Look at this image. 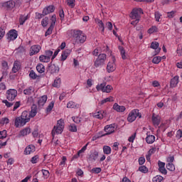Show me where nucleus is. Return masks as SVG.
I'll return each instance as SVG.
<instances>
[{
    "instance_id": "f257e3e1",
    "label": "nucleus",
    "mask_w": 182,
    "mask_h": 182,
    "mask_svg": "<svg viewBox=\"0 0 182 182\" xmlns=\"http://www.w3.org/2000/svg\"><path fill=\"white\" fill-rule=\"evenodd\" d=\"M68 33L72 35L74 45H79L80 43H85V42H86V34H85V33H83L81 30H70L68 31Z\"/></svg>"
},
{
    "instance_id": "f03ea898",
    "label": "nucleus",
    "mask_w": 182,
    "mask_h": 182,
    "mask_svg": "<svg viewBox=\"0 0 182 182\" xmlns=\"http://www.w3.org/2000/svg\"><path fill=\"white\" fill-rule=\"evenodd\" d=\"M29 112L23 111L20 117H16L14 120L15 127H23L26 123H29Z\"/></svg>"
},
{
    "instance_id": "7ed1b4c3",
    "label": "nucleus",
    "mask_w": 182,
    "mask_h": 182,
    "mask_svg": "<svg viewBox=\"0 0 182 182\" xmlns=\"http://www.w3.org/2000/svg\"><path fill=\"white\" fill-rule=\"evenodd\" d=\"M143 14V10L141 9H134L130 15L129 18L132 20L131 25H133L134 26H136L139 22H140V15Z\"/></svg>"
},
{
    "instance_id": "20e7f679",
    "label": "nucleus",
    "mask_w": 182,
    "mask_h": 182,
    "mask_svg": "<svg viewBox=\"0 0 182 182\" xmlns=\"http://www.w3.org/2000/svg\"><path fill=\"white\" fill-rule=\"evenodd\" d=\"M65 129V121L63 119H59L57 122L56 126H55L51 132L53 139H55L56 134H62L63 129Z\"/></svg>"
},
{
    "instance_id": "39448f33",
    "label": "nucleus",
    "mask_w": 182,
    "mask_h": 182,
    "mask_svg": "<svg viewBox=\"0 0 182 182\" xmlns=\"http://www.w3.org/2000/svg\"><path fill=\"white\" fill-rule=\"evenodd\" d=\"M106 60H107V55L105 53L100 54L95 60H94L95 68H102V66H105Z\"/></svg>"
},
{
    "instance_id": "423d86ee",
    "label": "nucleus",
    "mask_w": 182,
    "mask_h": 182,
    "mask_svg": "<svg viewBox=\"0 0 182 182\" xmlns=\"http://www.w3.org/2000/svg\"><path fill=\"white\" fill-rule=\"evenodd\" d=\"M137 117L141 119V113H140L137 109H132L128 114L127 122H129V123H133Z\"/></svg>"
},
{
    "instance_id": "0eeeda50",
    "label": "nucleus",
    "mask_w": 182,
    "mask_h": 182,
    "mask_svg": "<svg viewBox=\"0 0 182 182\" xmlns=\"http://www.w3.org/2000/svg\"><path fill=\"white\" fill-rule=\"evenodd\" d=\"M97 92H102L103 93H110L113 90V87L110 85H106V82L98 84L96 86Z\"/></svg>"
},
{
    "instance_id": "6e6552de",
    "label": "nucleus",
    "mask_w": 182,
    "mask_h": 182,
    "mask_svg": "<svg viewBox=\"0 0 182 182\" xmlns=\"http://www.w3.org/2000/svg\"><path fill=\"white\" fill-rule=\"evenodd\" d=\"M18 96V91L15 89H9L6 92V99L11 102L15 100V98Z\"/></svg>"
},
{
    "instance_id": "1a4fd4ad",
    "label": "nucleus",
    "mask_w": 182,
    "mask_h": 182,
    "mask_svg": "<svg viewBox=\"0 0 182 182\" xmlns=\"http://www.w3.org/2000/svg\"><path fill=\"white\" fill-rule=\"evenodd\" d=\"M106 69L108 73H112L116 70V58L114 56L112 57V61L107 63Z\"/></svg>"
},
{
    "instance_id": "9d476101",
    "label": "nucleus",
    "mask_w": 182,
    "mask_h": 182,
    "mask_svg": "<svg viewBox=\"0 0 182 182\" xmlns=\"http://www.w3.org/2000/svg\"><path fill=\"white\" fill-rule=\"evenodd\" d=\"M41 49H42V46H41L40 45H33L30 48L29 55L31 56L38 55V53L41 52Z\"/></svg>"
},
{
    "instance_id": "9b49d317",
    "label": "nucleus",
    "mask_w": 182,
    "mask_h": 182,
    "mask_svg": "<svg viewBox=\"0 0 182 182\" xmlns=\"http://www.w3.org/2000/svg\"><path fill=\"white\" fill-rule=\"evenodd\" d=\"M18 38V32L16 30H11L7 34L8 41H15Z\"/></svg>"
},
{
    "instance_id": "f8f14e48",
    "label": "nucleus",
    "mask_w": 182,
    "mask_h": 182,
    "mask_svg": "<svg viewBox=\"0 0 182 182\" xmlns=\"http://www.w3.org/2000/svg\"><path fill=\"white\" fill-rule=\"evenodd\" d=\"M114 130H116V124H114L107 125L105 127L106 134H112V133H114Z\"/></svg>"
},
{
    "instance_id": "ddd939ff",
    "label": "nucleus",
    "mask_w": 182,
    "mask_h": 182,
    "mask_svg": "<svg viewBox=\"0 0 182 182\" xmlns=\"http://www.w3.org/2000/svg\"><path fill=\"white\" fill-rule=\"evenodd\" d=\"M36 150V147L34 145H28L25 148L24 154H26V156H28V154H32V153H35Z\"/></svg>"
},
{
    "instance_id": "4468645a",
    "label": "nucleus",
    "mask_w": 182,
    "mask_h": 182,
    "mask_svg": "<svg viewBox=\"0 0 182 182\" xmlns=\"http://www.w3.org/2000/svg\"><path fill=\"white\" fill-rule=\"evenodd\" d=\"M158 167H159V171H160L161 174H164V175L167 174V170L166 169V163L159 161Z\"/></svg>"
},
{
    "instance_id": "2eb2a0df",
    "label": "nucleus",
    "mask_w": 182,
    "mask_h": 182,
    "mask_svg": "<svg viewBox=\"0 0 182 182\" xmlns=\"http://www.w3.org/2000/svg\"><path fill=\"white\" fill-rule=\"evenodd\" d=\"M112 109L115 110V112H117L118 113H123V112H126V107L122 105H119L117 103H114Z\"/></svg>"
},
{
    "instance_id": "dca6fc26",
    "label": "nucleus",
    "mask_w": 182,
    "mask_h": 182,
    "mask_svg": "<svg viewBox=\"0 0 182 182\" xmlns=\"http://www.w3.org/2000/svg\"><path fill=\"white\" fill-rule=\"evenodd\" d=\"M53 12H55V6L50 5L43 9V15H49Z\"/></svg>"
},
{
    "instance_id": "f3484780",
    "label": "nucleus",
    "mask_w": 182,
    "mask_h": 182,
    "mask_svg": "<svg viewBox=\"0 0 182 182\" xmlns=\"http://www.w3.org/2000/svg\"><path fill=\"white\" fill-rule=\"evenodd\" d=\"M48 101V96L47 95H43L40 97L38 100V105L39 107H43L45 106V103Z\"/></svg>"
},
{
    "instance_id": "a211bd4d",
    "label": "nucleus",
    "mask_w": 182,
    "mask_h": 182,
    "mask_svg": "<svg viewBox=\"0 0 182 182\" xmlns=\"http://www.w3.org/2000/svg\"><path fill=\"white\" fill-rule=\"evenodd\" d=\"M161 122V117L159 115L153 114L152 115V123L154 126H159Z\"/></svg>"
},
{
    "instance_id": "6ab92c4d",
    "label": "nucleus",
    "mask_w": 182,
    "mask_h": 182,
    "mask_svg": "<svg viewBox=\"0 0 182 182\" xmlns=\"http://www.w3.org/2000/svg\"><path fill=\"white\" fill-rule=\"evenodd\" d=\"M93 117H95V119H100L102 120L105 116H106V112L105 111H98L97 112H95L92 114Z\"/></svg>"
},
{
    "instance_id": "aec40b11",
    "label": "nucleus",
    "mask_w": 182,
    "mask_h": 182,
    "mask_svg": "<svg viewBox=\"0 0 182 182\" xmlns=\"http://www.w3.org/2000/svg\"><path fill=\"white\" fill-rule=\"evenodd\" d=\"M3 6L5 8H7L9 11H12L15 8V2L12 0H10L6 3H4Z\"/></svg>"
},
{
    "instance_id": "412c9836",
    "label": "nucleus",
    "mask_w": 182,
    "mask_h": 182,
    "mask_svg": "<svg viewBox=\"0 0 182 182\" xmlns=\"http://www.w3.org/2000/svg\"><path fill=\"white\" fill-rule=\"evenodd\" d=\"M146 141L148 144H153L154 141H156V136L151 135L149 132L146 133Z\"/></svg>"
},
{
    "instance_id": "4be33fe9",
    "label": "nucleus",
    "mask_w": 182,
    "mask_h": 182,
    "mask_svg": "<svg viewBox=\"0 0 182 182\" xmlns=\"http://www.w3.org/2000/svg\"><path fill=\"white\" fill-rule=\"evenodd\" d=\"M159 46H160V44L157 41H154L151 43V49H154L156 54L160 53V51L161 50V48H159Z\"/></svg>"
},
{
    "instance_id": "5701e85b",
    "label": "nucleus",
    "mask_w": 182,
    "mask_h": 182,
    "mask_svg": "<svg viewBox=\"0 0 182 182\" xmlns=\"http://www.w3.org/2000/svg\"><path fill=\"white\" fill-rule=\"evenodd\" d=\"M19 69H21V62L16 60L14 63V66L12 68L13 73H16L19 72Z\"/></svg>"
},
{
    "instance_id": "b1692460",
    "label": "nucleus",
    "mask_w": 182,
    "mask_h": 182,
    "mask_svg": "<svg viewBox=\"0 0 182 182\" xmlns=\"http://www.w3.org/2000/svg\"><path fill=\"white\" fill-rule=\"evenodd\" d=\"M29 134H31V128L26 127L20 131L19 136L24 137V136H28Z\"/></svg>"
},
{
    "instance_id": "393cba45",
    "label": "nucleus",
    "mask_w": 182,
    "mask_h": 182,
    "mask_svg": "<svg viewBox=\"0 0 182 182\" xmlns=\"http://www.w3.org/2000/svg\"><path fill=\"white\" fill-rule=\"evenodd\" d=\"M72 50L70 49H67L64 51H63L62 54H61V60L65 61L66 60V59H68V56H69V55H70Z\"/></svg>"
},
{
    "instance_id": "a878e982",
    "label": "nucleus",
    "mask_w": 182,
    "mask_h": 182,
    "mask_svg": "<svg viewBox=\"0 0 182 182\" xmlns=\"http://www.w3.org/2000/svg\"><path fill=\"white\" fill-rule=\"evenodd\" d=\"M29 18H31L30 14H27L26 16H23V15L20 16V18H19L20 25H23L25 22H26V21L29 19Z\"/></svg>"
},
{
    "instance_id": "bb28decb",
    "label": "nucleus",
    "mask_w": 182,
    "mask_h": 182,
    "mask_svg": "<svg viewBox=\"0 0 182 182\" xmlns=\"http://www.w3.org/2000/svg\"><path fill=\"white\" fill-rule=\"evenodd\" d=\"M178 79H179L178 75H176L171 80L170 85L171 87H176V86L178 85Z\"/></svg>"
},
{
    "instance_id": "cd10ccee",
    "label": "nucleus",
    "mask_w": 182,
    "mask_h": 182,
    "mask_svg": "<svg viewBox=\"0 0 182 182\" xmlns=\"http://www.w3.org/2000/svg\"><path fill=\"white\" fill-rule=\"evenodd\" d=\"M48 70L52 74L58 73L59 72V67H58V66L55 65L54 64H53V65H50L49 66Z\"/></svg>"
},
{
    "instance_id": "c85d7f7f",
    "label": "nucleus",
    "mask_w": 182,
    "mask_h": 182,
    "mask_svg": "<svg viewBox=\"0 0 182 182\" xmlns=\"http://www.w3.org/2000/svg\"><path fill=\"white\" fill-rule=\"evenodd\" d=\"M114 100L113 98V97H107L104 100H102L100 102H99V105L100 106H103V105H106V103L110 102H114Z\"/></svg>"
},
{
    "instance_id": "c756f323",
    "label": "nucleus",
    "mask_w": 182,
    "mask_h": 182,
    "mask_svg": "<svg viewBox=\"0 0 182 182\" xmlns=\"http://www.w3.org/2000/svg\"><path fill=\"white\" fill-rule=\"evenodd\" d=\"M96 23L98 25L100 29H101L102 33H105V23H103V21L100 19H96L95 20Z\"/></svg>"
},
{
    "instance_id": "7c9ffc66",
    "label": "nucleus",
    "mask_w": 182,
    "mask_h": 182,
    "mask_svg": "<svg viewBox=\"0 0 182 182\" xmlns=\"http://www.w3.org/2000/svg\"><path fill=\"white\" fill-rule=\"evenodd\" d=\"M39 60L40 62H42L43 63H48L50 62V59L49 57H47L46 55H41L39 56Z\"/></svg>"
},
{
    "instance_id": "2f4dec72",
    "label": "nucleus",
    "mask_w": 182,
    "mask_h": 182,
    "mask_svg": "<svg viewBox=\"0 0 182 182\" xmlns=\"http://www.w3.org/2000/svg\"><path fill=\"white\" fill-rule=\"evenodd\" d=\"M36 70L38 73H43L45 72V65L42 63H39L36 66Z\"/></svg>"
},
{
    "instance_id": "473e14b6",
    "label": "nucleus",
    "mask_w": 182,
    "mask_h": 182,
    "mask_svg": "<svg viewBox=\"0 0 182 182\" xmlns=\"http://www.w3.org/2000/svg\"><path fill=\"white\" fill-rule=\"evenodd\" d=\"M67 107L68 109H76L78 107V105L76 103L73 102V101H70L67 104Z\"/></svg>"
},
{
    "instance_id": "72a5a7b5",
    "label": "nucleus",
    "mask_w": 182,
    "mask_h": 182,
    "mask_svg": "<svg viewBox=\"0 0 182 182\" xmlns=\"http://www.w3.org/2000/svg\"><path fill=\"white\" fill-rule=\"evenodd\" d=\"M33 93V87H29L23 90V94L27 95L28 96H31V95Z\"/></svg>"
},
{
    "instance_id": "f704fd0d",
    "label": "nucleus",
    "mask_w": 182,
    "mask_h": 182,
    "mask_svg": "<svg viewBox=\"0 0 182 182\" xmlns=\"http://www.w3.org/2000/svg\"><path fill=\"white\" fill-rule=\"evenodd\" d=\"M103 153L104 154L109 155L112 153V148L109 146H103Z\"/></svg>"
},
{
    "instance_id": "c9c22d12",
    "label": "nucleus",
    "mask_w": 182,
    "mask_h": 182,
    "mask_svg": "<svg viewBox=\"0 0 182 182\" xmlns=\"http://www.w3.org/2000/svg\"><path fill=\"white\" fill-rule=\"evenodd\" d=\"M61 83H62V80H60V78H56L54 80L53 86V87H60V84Z\"/></svg>"
},
{
    "instance_id": "e433bc0d",
    "label": "nucleus",
    "mask_w": 182,
    "mask_h": 182,
    "mask_svg": "<svg viewBox=\"0 0 182 182\" xmlns=\"http://www.w3.org/2000/svg\"><path fill=\"white\" fill-rule=\"evenodd\" d=\"M41 25L43 28H46L49 25V18L45 17L41 21Z\"/></svg>"
},
{
    "instance_id": "4c0bfd02",
    "label": "nucleus",
    "mask_w": 182,
    "mask_h": 182,
    "mask_svg": "<svg viewBox=\"0 0 182 182\" xmlns=\"http://www.w3.org/2000/svg\"><path fill=\"white\" fill-rule=\"evenodd\" d=\"M118 49L121 53L122 59H126V51L124 50V48H123V46H119Z\"/></svg>"
},
{
    "instance_id": "58836bf2",
    "label": "nucleus",
    "mask_w": 182,
    "mask_h": 182,
    "mask_svg": "<svg viewBox=\"0 0 182 182\" xmlns=\"http://www.w3.org/2000/svg\"><path fill=\"white\" fill-rule=\"evenodd\" d=\"M161 62V57L160 56H155L152 59V63H154L155 65H159Z\"/></svg>"
},
{
    "instance_id": "ea45409f",
    "label": "nucleus",
    "mask_w": 182,
    "mask_h": 182,
    "mask_svg": "<svg viewBox=\"0 0 182 182\" xmlns=\"http://www.w3.org/2000/svg\"><path fill=\"white\" fill-rule=\"evenodd\" d=\"M162 180H164V178L160 175H157L152 178V182H161Z\"/></svg>"
},
{
    "instance_id": "a19ab883",
    "label": "nucleus",
    "mask_w": 182,
    "mask_h": 182,
    "mask_svg": "<svg viewBox=\"0 0 182 182\" xmlns=\"http://www.w3.org/2000/svg\"><path fill=\"white\" fill-rule=\"evenodd\" d=\"M166 168L167 170H169V171H174L176 170V166L173 163H168L166 164Z\"/></svg>"
},
{
    "instance_id": "79ce46f5",
    "label": "nucleus",
    "mask_w": 182,
    "mask_h": 182,
    "mask_svg": "<svg viewBox=\"0 0 182 182\" xmlns=\"http://www.w3.org/2000/svg\"><path fill=\"white\" fill-rule=\"evenodd\" d=\"M159 31V28H157V26H153L148 30V33L149 35H151V33H154V32H157Z\"/></svg>"
},
{
    "instance_id": "37998d69",
    "label": "nucleus",
    "mask_w": 182,
    "mask_h": 182,
    "mask_svg": "<svg viewBox=\"0 0 182 182\" xmlns=\"http://www.w3.org/2000/svg\"><path fill=\"white\" fill-rule=\"evenodd\" d=\"M50 26H53V28H55V25H56V15L53 14L50 18Z\"/></svg>"
},
{
    "instance_id": "c03bdc74",
    "label": "nucleus",
    "mask_w": 182,
    "mask_h": 182,
    "mask_svg": "<svg viewBox=\"0 0 182 182\" xmlns=\"http://www.w3.org/2000/svg\"><path fill=\"white\" fill-rule=\"evenodd\" d=\"M36 113H38V112L36 111V108H32L31 111L29 114V120L31 121V117H35V116H36Z\"/></svg>"
},
{
    "instance_id": "a18cd8bd",
    "label": "nucleus",
    "mask_w": 182,
    "mask_h": 182,
    "mask_svg": "<svg viewBox=\"0 0 182 182\" xmlns=\"http://www.w3.org/2000/svg\"><path fill=\"white\" fill-rule=\"evenodd\" d=\"M38 161H39V156L38 155L33 156L31 159V163H32V164H36Z\"/></svg>"
},
{
    "instance_id": "49530a36",
    "label": "nucleus",
    "mask_w": 182,
    "mask_h": 182,
    "mask_svg": "<svg viewBox=\"0 0 182 182\" xmlns=\"http://www.w3.org/2000/svg\"><path fill=\"white\" fill-rule=\"evenodd\" d=\"M66 161H68V158L66 156H63L61 158V161L60 162V166H61V167H65Z\"/></svg>"
},
{
    "instance_id": "de8ad7c7",
    "label": "nucleus",
    "mask_w": 182,
    "mask_h": 182,
    "mask_svg": "<svg viewBox=\"0 0 182 182\" xmlns=\"http://www.w3.org/2000/svg\"><path fill=\"white\" fill-rule=\"evenodd\" d=\"M97 157H99V152L97 151H95L91 154V159H92V160H94V161H96V160H97Z\"/></svg>"
},
{
    "instance_id": "09e8293b",
    "label": "nucleus",
    "mask_w": 182,
    "mask_h": 182,
    "mask_svg": "<svg viewBox=\"0 0 182 182\" xmlns=\"http://www.w3.org/2000/svg\"><path fill=\"white\" fill-rule=\"evenodd\" d=\"M66 3L70 8H75V0H67Z\"/></svg>"
},
{
    "instance_id": "8fccbe9b",
    "label": "nucleus",
    "mask_w": 182,
    "mask_h": 182,
    "mask_svg": "<svg viewBox=\"0 0 182 182\" xmlns=\"http://www.w3.org/2000/svg\"><path fill=\"white\" fill-rule=\"evenodd\" d=\"M139 171H141V173H147V171H149V168H147V167H146V166H141L139 168Z\"/></svg>"
},
{
    "instance_id": "3c124183",
    "label": "nucleus",
    "mask_w": 182,
    "mask_h": 182,
    "mask_svg": "<svg viewBox=\"0 0 182 182\" xmlns=\"http://www.w3.org/2000/svg\"><path fill=\"white\" fill-rule=\"evenodd\" d=\"M45 55L47 58H49V59H50V58H52V55H53V51L47 50L45 51Z\"/></svg>"
},
{
    "instance_id": "603ef678",
    "label": "nucleus",
    "mask_w": 182,
    "mask_h": 182,
    "mask_svg": "<svg viewBox=\"0 0 182 182\" xmlns=\"http://www.w3.org/2000/svg\"><path fill=\"white\" fill-rule=\"evenodd\" d=\"M53 26H50V27L48 28L47 31L46 32L45 36H48V35H52V31H53Z\"/></svg>"
},
{
    "instance_id": "864d4df0",
    "label": "nucleus",
    "mask_w": 182,
    "mask_h": 182,
    "mask_svg": "<svg viewBox=\"0 0 182 182\" xmlns=\"http://www.w3.org/2000/svg\"><path fill=\"white\" fill-rule=\"evenodd\" d=\"M87 144H85L80 151H77L78 156H80L82 153L86 151V149H87Z\"/></svg>"
},
{
    "instance_id": "5fc2aeb1",
    "label": "nucleus",
    "mask_w": 182,
    "mask_h": 182,
    "mask_svg": "<svg viewBox=\"0 0 182 182\" xmlns=\"http://www.w3.org/2000/svg\"><path fill=\"white\" fill-rule=\"evenodd\" d=\"M6 139V130L0 132V139Z\"/></svg>"
},
{
    "instance_id": "6e6d98bb",
    "label": "nucleus",
    "mask_w": 182,
    "mask_h": 182,
    "mask_svg": "<svg viewBox=\"0 0 182 182\" xmlns=\"http://www.w3.org/2000/svg\"><path fill=\"white\" fill-rule=\"evenodd\" d=\"M154 16L156 22H160V18H161V15L160 14V13L159 11H156L155 12Z\"/></svg>"
},
{
    "instance_id": "4d7b16f0",
    "label": "nucleus",
    "mask_w": 182,
    "mask_h": 182,
    "mask_svg": "<svg viewBox=\"0 0 182 182\" xmlns=\"http://www.w3.org/2000/svg\"><path fill=\"white\" fill-rule=\"evenodd\" d=\"M1 65L4 70H8V69H9V67H8V62L6 61H3Z\"/></svg>"
},
{
    "instance_id": "13d9d810",
    "label": "nucleus",
    "mask_w": 182,
    "mask_h": 182,
    "mask_svg": "<svg viewBox=\"0 0 182 182\" xmlns=\"http://www.w3.org/2000/svg\"><path fill=\"white\" fill-rule=\"evenodd\" d=\"M29 76L31 79H36V77H38V75H36V73H35V72L33 70H31L29 73Z\"/></svg>"
},
{
    "instance_id": "bf43d9fd",
    "label": "nucleus",
    "mask_w": 182,
    "mask_h": 182,
    "mask_svg": "<svg viewBox=\"0 0 182 182\" xmlns=\"http://www.w3.org/2000/svg\"><path fill=\"white\" fill-rule=\"evenodd\" d=\"M53 106H55V103L53 102H51L47 107V112H52V109H53Z\"/></svg>"
},
{
    "instance_id": "052dcab7",
    "label": "nucleus",
    "mask_w": 182,
    "mask_h": 182,
    "mask_svg": "<svg viewBox=\"0 0 182 182\" xmlns=\"http://www.w3.org/2000/svg\"><path fill=\"white\" fill-rule=\"evenodd\" d=\"M41 171L45 178H48V177H49V171L43 169Z\"/></svg>"
},
{
    "instance_id": "680f3d73",
    "label": "nucleus",
    "mask_w": 182,
    "mask_h": 182,
    "mask_svg": "<svg viewBox=\"0 0 182 182\" xmlns=\"http://www.w3.org/2000/svg\"><path fill=\"white\" fill-rule=\"evenodd\" d=\"M70 132H77V128L76 127V125L71 124L69 127Z\"/></svg>"
},
{
    "instance_id": "e2e57ef3",
    "label": "nucleus",
    "mask_w": 182,
    "mask_h": 182,
    "mask_svg": "<svg viewBox=\"0 0 182 182\" xmlns=\"http://www.w3.org/2000/svg\"><path fill=\"white\" fill-rule=\"evenodd\" d=\"M15 7L14 8H19L22 5V1L21 0H14Z\"/></svg>"
},
{
    "instance_id": "0e129e2a",
    "label": "nucleus",
    "mask_w": 182,
    "mask_h": 182,
    "mask_svg": "<svg viewBox=\"0 0 182 182\" xmlns=\"http://www.w3.org/2000/svg\"><path fill=\"white\" fill-rule=\"evenodd\" d=\"M92 173H95V174H99V173L102 172L101 168H93L92 169Z\"/></svg>"
},
{
    "instance_id": "69168bd1",
    "label": "nucleus",
    "mask_w": 182,
    "mask_h": 182,
    "mask_svg": "<svg viewBox=\"0 0 182 182\" xmlns=\"http://www.w3.org/2000/svg\"><path fill=\"white\" fill-rule=\"evenodd\" d=\"M136 132L134 133L131 136L129 137L128 141L130 143H133V141H134V139H136Z\"/></svg>"
},
{
    "instance_id": "338daca9",
    "label": "nucleus",
    "mask_w": 182,
    "mask_h": 182,
    "mask_svg": "<svg viewBox=\"0 0 182 182\" xmlns=\"http://www.w3.org/2000/svg\"><path fill=\"white\" fill-rule=\"evenodd\" d=\"M167 14H168V18H174V16H176V11H172L168 12Z\"/></svg>"
},
{
    "instance_id": "774afa93",
    "label": "nucleus",
    "mask_w": 182,
    "mask_h": 182,
    "mask_svg": "<svg viewBox=\"0 0 182 182\" xmlns=\"http://www.w3.org/2000/svg\"><path fill=\"white\" fill-rule=\"evenodd\" d=\"M182 137V130L181 129H178L176 132V139H181Z\"/></svg>"
}]
</instances>
